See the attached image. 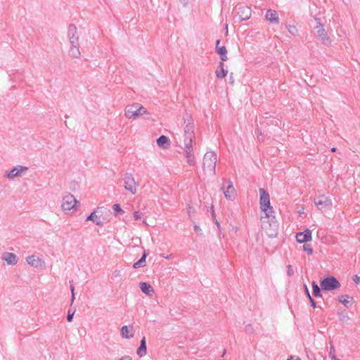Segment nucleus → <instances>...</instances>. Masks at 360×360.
<instances>
[{"label": "nucleus", "instance_id": "nucleus-44", "mask_svg": "<svg viewBox=\"0 0 360 360\" xmlns=\"http://www.w3.org/2000/svg\"><path fill=\"white\" fill-rule=\"evenodd\" d=\"M113 276L115 277H117L120 276V270H115L112 273Z\"/></svg>", "mask_w": 360, "mask_h": 360}, {"label": "nucleus", "instance_id": "nucleus-54", "mask_svg": "<svg viewBox=\"0 0 360 360\" xmlns=\"http://www.w3.org/2000/svg\"><path fill=\"white\" fill-rule=\"evenodd\" d=\"M335 150H336V148H331V151H332V152H335Z\"/></svg>", "mask_w": 360, "mask_h": 360}, {"label": "nucleus", "instance_id": "nucleus-14", "mask_svg": "<svg viewBox=\"0 0 360 360\" xmlns=\"http://www.w3.org/2000/svg\"><path fill=\"white\" fill-rule=\"evenodd\" d=\"M226 182H228V186L226 188H224V187H222V190L224 194V196L226 200H233L236 197V191L235 188L233 186L232 182L231 180H226Z\"/></svg>", "mask_w": 360, "mask_h": 360}, {"label": "nucleus", "instance_id": "nucleus-37", "mask_svg": "<svg viewBox=\"0 0 360 360\" xmlns=\"http://www.w3.org/2000/svg\"><path fill=\"white\" fill-rule=\"evenodd\" d=\"M105 360H132L131 358L129 356H124L121 358H119V359H107Z\"/></svg>", "mask_w": 360, "mask_h": 360}, {"label": "nucleus", "instance_id": "nucleus-42", "mask_svg": "<svg viewBox=\"0 0 360 360\" xmlns=\"http://www.w3.org/2000/svg\"><path fill=\"white\" fill-rule=\"evenodd\" d=\"M194 230H195V231L196 233L201 234L202 230H201V229H200V227L199 226L195 225L194 226Z\"/></svg>", "mask_w": 360, "mask_h": 360}, {"label": "nucleus", "instance_id": "nucleus-26", "mask_svg": "<svg viewBox=\"0 0 360 360\" xmlns=\"http://www.w3.org/2000/svg\"><path fill=\"white\" fill-rule=\"evenodd\" d=\"M146 257H147V255H146V252L144 251L141 259L133 264V268L139 269V268L145 266Z\"/></svg>", "mask_w": 360, "mask_h": 360}, {"label": "nucleus", "instance_id": "nucleus-29", "mask_svg": "<svg viewBox=\"0 0 360 360\" xmlns=\"http://www.w3.org/2000/svg\"><path fill=\"white\" fill-rule=\"evenodd\" d=\"M75 35H78L77 27L75 25L71 24L68 27V37H74Z\"/></svg>", "mask_w": 360, "mask_h": 360}, {"label": "nucleus", "instance_id": "nucleus-12", "mask_svg": "<svg viewBox=\"0 0 360 360\" xmlns=\"http://www.w3.org/2000/svg\"><path fill=\"white\" fill-rule=\"evenodd\" d=\"M86 221H92L96 225L102 226L103 219L102 218L101 208L98 207L86 217Z\"/></svg>", "mask_w": 360, "mask_h": 360}, {"label": "nucleus", "instance_id": "nucleus-19", "mask_svg": "<svg viewBox=\"0 0 360 360\" xmlns=\"http://www.w3.org/2000/svg\"><path fill=\"white\" fill-rule=\"evenodd\" d=\"M26 261L30 266L34 268H41L43 264L42 260L35 255L28 256L26 258Z\"/></svg>", "mask_w": 360, "mask_h": 360}, {"label": "nucleus", "instance_id": "nucleus-32", "mask_svg": "<svg viewBox=\"0 0 360 360\" xmlns=\"http://www.w3.org/2000/svg\"><path fill=\"white\" fill-rule=\"evenodd\" d=\"M68 38H69L70 46L79 45V36L78 35H75L74 37H70Z\"/></svg>", "mask_w": 360, "mask_h": 360}, {"label": "nucleus", "instance_id": "nucleus-52", "mask_svg": "<svg viewBox=\"0 0 360 360\" xmlns=\"http://www.w3.org/2000/svg\"><path fill=\"white\" fill-rule=\"evenodd\" d=\"M330 358L331 359V360H339V359L336 357V356H335H335H333L332 357H330Z\"/></svg>", "mask_w": 360, "mask_h": 360}, {"label": "nucleus", "instance_id": "nucleus-4", "mask_svg": "<svg viewBox=\"0 0 360 360\" xmlns=\"http://www.w3.org/2000/svg\"><path fill=\"white\" fill-rule=\"evenodd\" d=\"M217 155L212 151L207 152L203 157V169L210 174H215Z\"/></svg>", "mask_w": 360, "mask_h": 360}, {"label": "nucleus", "instance_id": "nucleus-1", "mask_svg": "<svg viewBox=\"0 0 360 360\" xmlns=\"http://www.w3.org/2000/svg\"><path fill=\"white\" fill-rule=\"evenodd\" d=\"M262 228L271 238L276 237L278 233V224L273 214L262 215L260 218Z\"/></svg>", "mask_w": 360, "mask_h": 360}, {"label": "nucleus", "instance_id": "nucleus-38", "mask_svg": "<svg viewBox=\"0 0 360 360\" xmlns=\"http://www.w3.org/2000/svg\"><path fill=\"white\" fill-rule=\"evenodd\" d=\"M134 215V217L136 220H138V219H140L141 218V213L138 212V211H135L133 214Z\"/></svg>", "mask_w": 360, "mask_h": 360}, {"label": "nucleus", "instance_id": "nucleus-40", "mask_svg": "<svg viewBox=\"0 0 360 360\" xmlns=\"http://www.w3.org/2000/svg\"><path fill=\"white\" fill-rule=\"evenodd\" d=\"M353 281L356 284H360V276L358 275H354L352 278Z\"/></svg>", "mask_w": 360, "mask_h": 360}, {"label": "nucleus", "instance_id": "nucleus-24", "mask_svg": "<svg viewBox=\"0 0 360 360\" xmlns=\"http://www.w3.org/2000/svg\"><path fill=\"white\" fill-rule=\"evenodd\" d=\"M136 353L140 357L145 356L146 354V341L144 337L141 340L140 346L138 348Z\"/></svg>", "mask_w": 360, "mask_h": 360}, {"label": "nucleus", "instance_id": "nucleus-51", "mask_svg": "<svg viewBox=\"0 0 360 360\" xmlns=\"http://www.w3.org/2000/svg\"><path fill=\"white\" fill-rule=\"evenodd\" d=\"M70 290H71V292L74 293L75 287L72 285H70Z\"/></svg>", "mask_w": 360, "mask_h": 360}, {"label": "nucleus", "instance_id": "nucleus-53", "mask_svg": "<svg viewBox=\"0 0 360 360\" xmlns=\"http://www.w3.org/2000/svg\"><path fill=\"white\" fill-rule=\"evenodd\" d=\"M74 300H75V293H72L71 302H73Z\"/></svg>", "mask_w": 360, "mask_h": 360}, {"label": "nucleus", "instance_id": "nucleus-45", "mask_svg": "<svg viewBox=\"0 0 360 360\" xmlns=\"http://www.w3.org/2000/svg\"><path fill=\"white\" fill-rule=\"evenodd\" d=\"M220 58H221V62L226 61L228 59V58L226 56V53H224V55L220 56Z\"/></svg>", "mask_w": 360, "mask_h": 360}, {"label": "nucleus", "instance_id": "nucleus-2", "mask_svg": "<svg viewBox=\"0 0 360 360\" xmlns=\"http://www.w3.org/2000/svg\"><path fill=\"white\" fill-rule=\"evenodd\" d=\"M148 111L139 103H133L126 106L124 115L128 119L136 120L143 115H148Z\"/></svg>", "mask_w": 360, "mask_h": 360}, {"label": "nucleus", "instance_id": "nucleus-13", "mask_svg": "<svg viewBox=\"0 0 360 360\" xmlns=\"http://www.w3.org/2000/svg\"><path fill=\"white\" fill-rule=\"evenodd\" d=\"M252 15V10L246 6H240L237 7V15L240 21L248 20Z\"/></svg>", "mask_w": 360, "mask_h": 360}, {"label": "nucleus", "instance_id": "nucleus-46", "mask_svg": "<svg viewBox=\"0 0 360 360\" xmlns=\"http://www.w3.org/2000/svg\"><path fill=\"white\" fill-rule=\"evenodd\" d=\"M187 212L189 216L191 215V213L193 212V208L191 207H188L187 208Z\"/></svg>", "mask_w": 360, "mask_h": 360}, {"label": "nucleus", "instance_id": "nucleus-35", "mask_svg": "<svg viewBox=\"0 0 360 360\" xmlns=\"http://www.w3.org/2000/svg\"><path fill=\"white\" fill-rule=\"evenodd\" d=\"M112 209L115 211V212L116 213V214H117L118 213H123L124 212V211L122 210V208L120 207V205H118V204L113 205Z\"/></svg>", "mask_w": 360, "mask_h": 360}, {"label": "nucleus", "instance_id": "nucleus-3", "mask_svg": "<svg viewBox=\"0 0 360 360\" xmlns=\"http://www.w3.org/2000/svg\"><path fill=\"white\" fill-rule=\"evenodd\" d=\"M259 207L262 212L265 215L274 214V211L270 202V195L264 188L259 189Z\"/></svg>", "mask_w": 360, "mask_h": 360}, {"label": "nucleus", "instance_id": "nucleus-47", "mask_svg": "<svg viewBox=\"0 0 360 360\" xmlns=\"http://www.w3.org/2000/svg\"><path fill=\"white\" fill-rule=\"evenodd\" d=\"M245 330H246L247 331H250V330H252V326H251L250 324L247 325V326H245Z\"/></svg>", "mask_w": 360, "mask_h": 360}, {"label": "nucleus", "instance_id": "nucleus-28", "mask_svg": "<svg viewBox=\"0 0 360 360\" xmlns=\"http://www.w3.org/2000/svg\"><path fill=\"white\" fill-rule=\"evenodd\" d=\"M311 285H312V288H313L314 295L316 297H321V290H320L321 286L319 287L315 281L312 282Z\"/></svg>", "mask_w": 360, "mask_h": 360}, {"label": "nucleus", "instance_id": "nucleus-27", "mask_svg": "<svg viewBox=\"0 0 360 360\" xmlns=\"http://www.w3.org/2000/svg\"><path fill=\"white\" fill-rule=\"evenodd\" d=\"M352 298L349 295H342L339 297V301L346 307H349V304Z\"/></svg>", "mask_w": 360, "mask_h": 360}, {"label": "nucleus", "instance_id": "nucleus-33", "mask_svg": "<svg viewBox=\"0 0 360 360\" xmlns=\"http://www.w3.org/2000/svg\"><path fill=\"white\" fill-rule=\"evenodd\" d=\"M305 292H306V294H307V297L309 298V301H310V303H311V306L314 308H316V304L315 302V301L312 299V297H311L310 294H309V292L308 290V288H307V286H305Z\"/></svg>", "mask_w": 360, "mask_h": 360}, {"label": "nucleus", "instance_id": "nucleus-21", "mask_svg": "<svg viewBox=\"0 0 360 360\" xmlns=\"http://www.w3.org/2000/svg\"><path fill=\"white\" fill-rule=\"evenodd\" d=\"M158 146L163 149H167L169 147V139L165 135H161L156 141Z\"/></svg>", "mask_w": 360, "mask_h": 360}, {"label": "nucleus", "instance_id": "nucleus-10", "mask_svg": "<svg viewBox=\"0 0 360 360\" xmlns=\"http://www.w3.org/2000/svg\"><path fill=\"white\" fill-rule=\"evenodd\" d=\"M314 19L316 22L314 29L316 30L319 39L323 42V44L328 46L330 44V40L327 31L323 27V25L321 22V19L318 18H315Z\"/></svg>", "mask_w": 360, "mask_h": 360}, {"label": "nucleus", "instance_id": "nucleus-34", "mask_svg": "<svg viewBox=\"0 0 360 360\" xmlns=\"http://www.w3.org/2000/svg\"><path fill=\"white\" fill-rule=\"evenodd\" d=\"M303 250L306 252L308 255L313 254V249L309 244L304 243L303 245Z\"/></svg>", "mask_w": 360, "mask_h": 360}, {"label": "nucleus", "instance_id": "nucleus-20", "mask_svg": "<svg viewBox=\"0 0 360 360\" xmlns=\"http://www.w3.org/2000/svg\"><path fill=\"white\" fill-rule=\"evenodd\" d=\"M121 335L124 338L129 339L134 337L133 327L131 326H124L121 328Z\"/></svg>", "mask_w": 360, "mask_h": 360}, {"label": "nucleus", "instance_id": "nucleus-9", "mask_svg": "<svg viewBox=\"0 0 360 360\" xmlns=\"http://www.w3.org/2000/svg\"><path fill=\"white\" fill-rule=\"evenodd\" d=\"M194 141H184V156L189 166H195L196 159L194 155L193 143Z\"/></svg>", "mask_w": 360, "mask_h": 360}, {"label": "nucleus", "instance_id": "nucleus-48", "mask_svg": "<svg viewBox=\"0 0 360 360\" xmlns=\"http://www.w3.org/2000/svg\"><path fill=\"white\" fill-rule=\"evenodd\" d=\"M255 134H256V135H257V136H259V135H261V134H262V132H261V131H260L259 129H257L255 131Z\"/></svg>", "mask_w": 360, "mask_h": 360}, {"label": "nucleus", "instance_id": "nucleus-18", "mask_svg": "<svg viewBox=\"0 0 360 360\" xmlns=\"http://www.w3.org/2000/svg\"><path fill=\"white\" fill-rule=\"evenodd\" d=\"M265 18L266 20L273 24H278L279 22V17L275 10L269 9L266 11Z\"/></svg>", "mask_w": 360, "mask_h": 360}, {"label": "nucleus", "instance_id": "nucleus-43", "mask_svg": "<svg viewBox=\"0 0 360 360\" xmlns=\"http://www.w3.org/2000/svg\"><path fill=\"white\" fill-rule=\"evenodd\" d=\"M183 6H186L188 4V0H179Z\"/></svg>", "mask_w": 360, "mask_h": 360}, {"label": "nucleus", "instance_id": "nucleus-15", "mask_svg": "<svg viewBox=\"0 0 360 360\" xmlns=\"http://www.w3.org/2000/svg\"><path fill=\"white\" fill-rule=\"evenodd\" d=\"M295 238L300 243L310 241L311 240V231L309 229H306L302 232L297 233Z\"/></svg>", "mask_w": 360, "mask_h": 360}, {"label": "nucleus", "instance_id": "nucleus-16", "mask_svg": "<svg viewBox=\"0 0 360 360\" xmlns=\"http://www.w3.org/2000/svg\"><path fill=\"white\" fill-rule=\"evenodd\" d=\"M28 169L27 167L25 166H18L16 167H13L7 174L6 177L9 179H12L14 177L18 176L23 172H25Z\"/></svg>", "mask_w": 360, "mask_h": 360}, {"label": "nucleus", "instance_id": "nucleus-30", "mask_svg": "<svg viewBox=\"0 0 360 360\" xmlns=\"http://www.w3.org/2000/svg\"><path fill=\"white\" fill-rule=\"evenodd\" d=\"M220 43V40L218 39L216 41V49H217V53L219 54L220 56L224 55V53H227V50L224 46H222L221 47L219 46V44Z\"/></svg>", "mask_w": 360, "mask_h": 360}, {"label": "nucleus", "instance_id": "nucleus-55", "mask_svg": "<svg viewBox=\"0 0 360 360\" xmlns=\"http://www.w3.org/2000/svg\"><path fill=\"white\" fill-rule=\"evenodd\" d=\"M216 224L218 227H219V223L217 221H216Z\"/></svg>", "mask_w": 360, "mask_h": 360}, {"label": "nucleus", "instance_id": "nucleus-31", "mask_svg": "<svg viewBox=\"0 0 360 360\" xmlns=\"http://www.w3.org/2000/svg\"><path fill=\"white\" fill-rule=\"evenodd\" d=\"M288 31L293 36L297 34V29L295 25H285Z\"/></svg>", "mask_w": 360, "mask_h": 360}, {"label": "nucleus", "instance_id": "nucleus-39", "mask_svg": "<svg viewBox=\"0 0 360 360\" xmlns=\"http://www.w3.org/2000/svg\"><path fill=\"white\" fill-rule=\"evenodd\" d=\"M73 316H74V312L70 313V311H69L68 316H67V321L68 322H71L72 321Z\"/></svg>", "mask_w": 360, "mask_h": 360}, {"label": "nucleus", "instance_id": "nucleus-7", "mask_svg": "<svg viewBox=\"0 0 360 360\" xmlns=\"http://www.w3.org/2000/svg\"><path fill=\"white\" fill-rule=\"evenodd\" d=\"M184 141H195V134L193 131V122L192 117L186 115L184 117Z\"/></svg>", "mask_w": 360, "mask_h": 360}, {"label": "nucleus", "instance_id": "nucleus-22", "mask_svg": "<svg viewBox=\"0 0 360 360\" xmlns=\"http://www.w3.org/2000/svg\"><path fill=\"white\" fill-rule=\"evenodd\" d=\"M215 73H216V76L217 78H224L227 74H228V70L226 69H225V65L224 64L223 62H220L216 71H215Z\"/></svg>", "mask_w": 360, "mask_h": 360}, {"label": "nucleus", "instance_id": "nucleus-25", "mask_svg": "<svg viewBox=\"0 0 360 360\" xmlns=\"http://www.w3.org/2000/svg\"><path fill=\"white\" fill-rule=\"evenodd\" d=\"M80 51L79 49V45L70 46V49L69 50V55L74 58H78L80 56Z\"/></svg>", "mask_w": 360, "mask_h": 360}, {"label": "nucleus", "instance_id": "nucleus-41", "mask_svg": "<svg viewBox=\"0 0 360 360\" xmlns=\"http://www.w3.org/2000/svg\"><path fill=\"white\" fill-rule=\"evenodd\" d=\"M334 353H335V347L333 345H331L330 347V349H329V356L332 357L333 356H335Z\"/></svg>", "mask_w": 360, "mask_h": 360}, {"label": "nucleus", "instance_id": "nucleus-11", "mask_svg": "<svg viewBox=\"0 0 360 360\" xmlns=\"http://www.w3.org/2000/svg\"><path fill=\"white\" fill-rule=\"evenodd\" d=\"M314 204L321 210L329 208L332 205L330 198L324 195H320L314 198Z\"/></svg>", "mask_w": 360, "mask_h": 360}, {"label": "nucleus", "instance_id": "nucleus-23", "mask_svg": "<svg viewBox=\"0 0 360 360\" xmlns=\"http://www.w3.org/2000/svg\"><path fill=\"white\" fill-rule=\"evenodd\" d=\"M140 288L141 291L147 295H151L154 292L153 287L146 282L140 283Z\"/></svg>", "mask_w": 360, "mask_h": 360}, {"label": "nucleus", "instance_id": "nucleus-6", "mask_svg": "<svg viewBox=\"0 0 360 360\" xmlns=\"http://www.w3.org/2000/svg\"><path fill=\"white\" fill-rule=\"evenodd\" d=\"M78 201L71 193H67L63 196L61 208L67 214L75 212L77 210L76 205Z\"/></svg>", "mask_w": 360, "mask_h": 360}, {"label": "nucleus", "instance_id": "nucleus-36", "mask_svg": "<svg viewBox=\"0 0 360 360\" xmlns=\"http://www.w3.org/2000/svg\"><path fill=\"white\" fill-rule=\"evenodd\" d=\"M287 269H288V271H287V274L289 276H292L293 274H294V271L292 269V267L291 265H288L287 266Z\"/></svg>", "mask_w": 360, "mask_h": 360}, {"label": "nucleus", "instance_id": "nucleus-50", "mask_svg": "<svg viewBox=\"0 0 360 360\" xmlns=\"http://www.w3.org/2000/svg\"><path fill=\"white\" fill-rule=\"evenodd\" d=\"M229 79L231 83L233 82V73H231Z\"/></svg>", "mask_w": 360, "mask_h": 360}, {"label": "nucleus", "instance_id": "nucleus-17", "mask_svg": "<svg viewBox=\"0 0 360 360\" xmlns=\"http://www.w3.org/2000/svg\"><path fill=\"white\" fill-rule=\"evenodd\" d=\"M1 259L8 265H14L18 262V258L16 255L12 252H4L2 255Z\"/></svg>", "mask_w": 360, "mask_h": 360}, {"label": "nucleus", "instance_id": "nucleus-5", "mask_svg": "<svg viewBox=\"0 0 360 360\" xmlns=\"http://www.w3.org/2000/svg\"><path fill=\"white\" fill-rule=\"evenodd\" d=\"M124 189L131 195L137 193L139 183L136 181L131 173L126 172L122 178Z\"/></svg>", "mask_w": 360, "mask_h": 360}, {"label": "nucleus", "instance_id": "nucleus-49", "mask_svg": "<svg viewBox=\"0 0 360 360\" xmlns=\"http://www.w3.org/2000/svg\"><path fill=\"white\" fill-rule=\"evenodd\" d=\"M287 360H301V359L299 357H297V358L290 357V358L288 359Z\"/></svg>", "mask_w": 360, "mask_h": 360}, {"label": "nucleus", "instance_id": "nucleus-8", "mask_svg": "<svg viewBox=\"0 0 360 360\" xmlns=\"http://www.w3.org/2000/svg\"><path fill=\"white\" fill-rule=\"evenodd\" d=\"M320 286L322 290L333 291L340 288L339 281L334 276H328L320 281Z\"/></svg>", "mask_w": 360, "mask_h": 360}]
</instances>
